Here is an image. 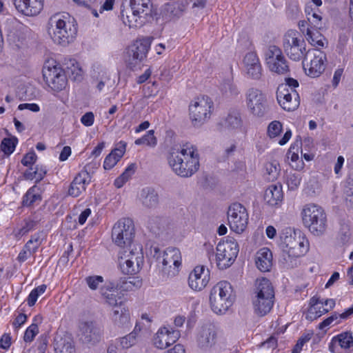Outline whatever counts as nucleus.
Listing matches in <instances>:
<instances>
[{
	"instance_id": "nucleus-52",
	"label": "nucleus",
	"mask_w": 353,
	"mask_h": 353,
	"mask_svg": "<svg viewBox=\"0 0 353 353\" xmlns=\"http://www.w3.org/2000/svg\"><path fill=\"white\" fill-rule=\"evenodd\" d=\"M277 165L278 164L276 162H269L265 164V171L268 175V180L274 181L277 178L279 172Z\"/></svg>"
},
{
	"instance_id": "nucleus-10",
	"label": "nucleus",
	"mask_w": 353,
	"mask_h": 353,
	"mask_svg": "<svg viewBox=\"0 0 353 353\" xmlns=\"http://www.w3.org/2000/svg\"><path fill=\"white\" fill-rule=\"evenodd\" d=\"M213 102L207 96L197 97L189 106L190 118L195 127L201 126L210 119Z\"/></svg>"
},
{
	"instance_id": "nucleus-9",
	"label": "nucleus",
	"mask_w": 353,
	"mask_h": 353,
	"mask_svg": "<svg viewBox=\"0 0 353 353\" xmlns=\"http://www.w3.org/2000/svg\"><path fill=\"white\" fill-rule=\"evenodd\" d=\"M159 249L154 248V256L159 264L162 265V271L168 276H174L179 272L181 265V254L176 248L170 247L163 251L162 255L159 254Z\"/></svg>"
},
{
	"instance_id": "nucleus-33",
	"label": "nucleus",
	"mask_w": 353,
	"mask_h": 353,
	"mask_svg": "<svg viewBox=\"0 0 353 353\" xmlns=\"http://www.w3.org/2000/svg\"><path fill=\"white\" fill-rule=\"evenodd\" d=\"M54 352L55 353H76L74 341L68 335L56 336Z\"/></svg>"
},
{
	"instance_id": "nucleus-39",
	"label": "nucleus",
	"mask_w": 353,
	"mask_h": 353,
	"mask_svg": "<svg viewBox=\"0 0 353 353\" xmlns=\"http://www.w3.org/2000/svg\"><path fill=\"white\" fill-rule=\"evenodd\" d=\"M47 170L45 167L37 165L34 168L32 167L26 170L23 176L27 180H36V183L40 182L46 176Z\"/></svg>"
},
{
	"instance_id": "nucleus-21",
	"label": "nucleus",
	"mask_w": 353,
	"mask_h": 353,
	"mask_svg": "<svg viewBox=\"0 0 353 353\" xmlns=\"http://www.w3.org/2000/svg\"><path fill=\"white\" fill-rule=\"evenodd\" d=\"M180 337V332L172 327H161L155 334L153 343L159 349H165L174 344Z\"/></svg>"
},
{
	"instance_id": "nucleus-32",
	"label": "nucleus",
	"mask_w": 353,
	"mask_h": 353,
	"mask_svg": "<svg viewBox=\"0 0 353 353\" xmlns=\"http://www.w3.org/2000/svg\"><path fill=\"white\" fill-rule=\"evenodd\" d=\"M252 296H274L272 284L266 278L258 279L255 281Z\"/></svg>"
},
{
	"instance_id": "nucleus-13",
	"label": "nucleus",
	"mask_w": 353,
	"mask_h": 353,
	"mask_svg": "<svg viewBox=\"0 0 353 353\" xmlns=\"http://www.w3.org/2000/svg\"><path fill=\"white\" fill-rule=\"evenodd\" d=\"M326 55L319 49L308 50L303 60V68L305 73L311 77H319L325 70Z\"/></svg>"
},
{
	"instance_id": "nucleus-43",
	"label": "nucleus",
	"mask_w": 353,
	"mask_h": 353,
	"mask_svg": "<svg viewBox=\"0 0 353 353\" xmlns=\"http://www.w3.org/2000/svg\"><path fill=\"white\" fill-rule=\"evenodd\" d=\"M37 222L31 219H25L23 225L13 230V234L17 238H21L26 234L34 229Z\"/></svg>"
},
{
	"instance_id": "nucleus-37",
	"label": "nucleus",
	"mask_w": 353,
	"mask_h": 353,
	"mask_svg": "<svg viewBox=\"0 0 353 353\" xmlns=\"http://www.w3.org/2000/svg\"><path fill=\"white\" fill-rule=\"evenodd\" d=\"M121 17L123 23L130 28L141 27L144 23L145 17L143 14H133V12L122 10Z\"/></svg>"
},
{
	"instance_id": "nucleus-5",
	"label": "nucleus",
	"mask_w": 353,
	"mask_h": 353,
	"mask_svg": "<svg viewBox=\"0 0 353 353\" xmlns=\"http://www.w3.org/2000/svg\"><path fill=\"white\" fill-rule=\"evenodd\" d=\"M285 83L279 85L276 91V99L281 108L288 112L296 110L300 105V98L296 88L299 82L293 78H286Z\"/></svg>"
},
{
	"instance_id": "nucleus-36",
	"label": "nucleus",
	"mask_w": 353,
	"mask_h": 353,
	"mask_svg": "<svg viewBox=\"0 0 353 353\" xmlns=\"http://www.w3.org/2000/svg\"><path fill=\"white\" fill-rule=\"evenodd\" d=\"M140 200L146 208H154L159 204V196L152 188H146L141 190Z\"/></svg>"
},
{
	"instance_id": "nucleus-27",
	"label": "nucleus",
	"mask_w": 353,
	"mask_h": 353,
	"mask_svg": "<svg viewBox=\"0 0 353 353\" xmlns=\"http://www.w3.org/2000/svg\"><path fill=\"white\" fill-rule=\"evenodd\" d=\"M101 294L105 299V303L112 308L125 303L123 299L119 296L115 285L112 283L102 287L101 288Z\"/></svg>"
},
{
	"instance_id": "nucleus-8",
	"label": "nucleus",
	"mask_w": 353,
	"mask_h": 353,
	"mask_svg": "<svg viewBox=\"0 0 353 353\" xmlns=\"http://www.w3.org/2000/svg\"><path fill=\"white\" fill-rule=\"evenodd\" d=\"M239 245L233 237L228 236L219 241L216 246V265L219 269L225 270L232 265L239 253Z\"/></svg>"
},
{
	"instance_id": "nucleus-3",
	"label": "nucleus",
	"mask_w": 353,
	"mask_h": 353,
	"mask_svg": "<svg viewBox=\"0 0 353 353\" xmlns=\"http://www.w3.org/2000/svg\"><path fill=\"white\" fill-rule=\"evenodd\" d=\"M48 32L54 43L65 46L73 41L77 33L74 18L68 14L57 13L48 21Z\"/></svg>"
},
{
	"instance_id": "nucleus-26",
	"label": "nucleus",
	"mask_w": 353,
	"mask_h": 353,
	"mask_svg": "<svg viewBox=\"0 0 353 353\" xmlns=\"http://www.w3.org/2000/svg\"><path fill=\"white\" fill-rule=\"evenodd\" d=\"M216 291L210 292V303L212 310L216 314L225 313L233 304L234 296H230L229 299L216 295Z\"/></svg>"
},
{
	"instance_id": "nucleus-11",
	"label": "nucleus",
	"mask_w": 353,
	"mask_h": 353,
	"mask_svg": "<svg viewBox=\"0 0 353 353\" xmlns=\"http://www.w3.org/2000/svg\"><path fill=\"white\" fill-rule=\"evenodd\" d=\"M134 235V224L128 218L119 219L112 230V239L118 246L124 249L131 248Z\"/></svg>"
},
{
	"instance_id": "nucleus-1",
	"label": "nucleus",
	"mask_w": 353,
	"mask_h": 353,
	"mask_svg": "<svg viewBox=\"0 0 353 353\" xmlns=\"http://www.w3.org/2000/svg\"><path fill=\"white\" fill-rule=\"evenodd\" d=\"M168 161L172 170L182 177L192 176L200 166L198 149L189 142L172 146Z\"/></svg>"
},
{
	"instance_id": "nucleus-2",
	"label": "nucleus",
	"mask_w": 353,
	"mask_h": 353,
	"mask_svg": "<svg viewBox=\"0 0 353 353\" xmlns=\"http://www.w3.org/2000/svg\"><path fill=\"white\" fill-rule=\"evenodd\" d=\"M283 249V259L286 266L293 268L298 265L297 259L309 250V242L300 230L290 227L283 228L280 234Z\"/></svg>"
},
{
	"instance_id": "nucleus-48",
	"label": "nucleus",
	"mask_w": 353,
	"mask_h": 353,
	"mask_svg": "<svg viewBox=\"0 0 353 353\" xmlns=\"http://www.w3.org/2000/svg\"><path fill=\"white\" fill-rule=\"evenodd\" d=\"M37 200H41L39 194L35 193V188H30L23 198V205L25 206H30Z\"/></svg>"
},
{
	"instance_id": "nucleus-14",
	"label": "nucleus",
	"mask_w": 353,
	"mask_h": 353,
	"mask_svg": "<svg viewBox=\"0 0 353 353\" xmlns=\"http://www.w3.org/2000/svg\"><path fill=\"white\" fill-rule=\"evenodd\" d=\"M245 96L248 108L254 116L263 117L267 114L268 105L265 93L258 88H251Z\"/></svg>"
},
{
	"instance_id": "nucleus-15",
	"label": "nucleus",
	"mask_w": 353,
	"mask_h": 353,
	"mask_svg": "<svg viewBox=\"0 0 353 353\" xmlns=\"http://www.w3.org/2000/svg\"><path fill=\"white\" fill-rule=\"evenodd\" d=\"M228 219L230 229L237 234L243 232L248 223L245 208L239 203H232L228 208Z\"/></svg>"
},
{
	"instance_id": "nucleus-30",
	"label": "nucleus",
	"mask_w": 353,
	"mask_h": 353,
	"mask_svg": "<svg viewBox=\"0 0 353 353\" xmlns=\"http://www.w3.org/2000/svg\"><path fill=\"white\" fill-rule=\"evenodd\" d=\"M255 263L260 271L269 272L272 265V254L270 250L267 248L260 249L256 253Z\"/></svg>"
},
{
	"instance_id": "nucleus-7",
	"label": "nucleus",
	"mask_w": 353,
	"mask_h": 353,
	"mask_svg": "<svg viewBox=\"0 0 353 353\" xmlns=\"http://www.w3.org/2000/svg\"><path fill=\"white\" fill-rule=\"evenodd\" d=\"M283 47L288 57L295 61L305 58L307 52L305 41L297 31L293 30H290L285 34Z\"/></svg>"
},
{
	"instance_id": "nucleus-6",
	"label": "nucleus",
	"mask_w": 353,
	"mask_h": 353,
	"mask_svg": "<svg viewBox=\"0 0 353 353\" xmlns=\"http://www.w3.org/2000/svg\"><path fill=\"white\" fill-rule=\"evenodd\" d=\"M119 265L124 274L133 275L138 273L143 263V255L141 246L124 249L119 253Z\"/></svg>"
},
{
	"instance_id": "nucleus-22",
	"label": "nucleus",
	"mask_w": 353,
	"mask_h": 353,
	"mask_svg": "<svg viewBox=\"0 0 353 353\" xmlns=\"http://www.w3.org/2000/svg\"><path fill=\"white\" fill-rule=\"evenodd\" d=\"M243 64L245 73L249 78L254 80L261 79L263 69L256 52H248L243 58Z\"/></svg>"
},
{
	"instance_id": "nucleus-46",
	"label": "nucleus",
	"mask_w": 353,
	"mask_h": 353,
	"mask_svg": "<svg viewBox=\"0 0 353 353\" xmlns=\"http://www.w3.org/2000/svg\"><path fill=\"white\" fill-rule=\"evenodd\" d=\"M46 290V285H39L38 287H37L36 288H34V290H32L30 294L28 295V299H27V303H28V305L29 306H33L38 297L43 294L45 292Z\"/></svg>"
},
{
	"instance_id": "nucleus-35",
	"label": "nucleus",
	"mask_w": 353,
	"mask_h": 353,
	"mask_svg": "<svg viewBox=\"0 0 353 353\" xmlns=\"http://www.w3.org/2000/svg\"><path fill=\"white\" fill-rule=\"evenodd\" d=\"M222 125L229 130L240 129L243 125L241 113L238 110H230L222 121Z\"/></svg>"
},
{
	"instance_id": "nucleus-57",
	"label": "nucleus",
	"mask_w": 353,
	"mask_h": 353,
	"mask_svg": "<svg viewBox=\"0 0 353 353\" xmlns=\"http://www.w3.org/2000/svg\"><path fill=\"white\" fill-rule=\"evenodd\" d=\"M312 336V333H307L299 338L296 344L294 345L292 353H300L304 344L311 339Z\"/></svg>"
},
{
	"instance_id": "nucleus-49",
	"label": "nucleus",
	"mask_w": 353,
	"mask_h": 353,
	"mask_svg": "<svg viewBox=\"0 0 353 353\" xmlns=\"http://www.w3.org/2000/svg\"><path fill=\"white\" fill-rule=\"evenodd\" d=\"M163 14L168 19H172L175 17H179L181 16L178 10H176V7L174 2L165 4L163 8Z\"/></svg>"
},
{
	"instance_id": "nucleus-31",
	"label": "nucleus",
	"mask_w": 353,
	"mask_h": 353,
	"mask_svg": "<svg viewBox=\"0 0 353 353\" xmlns=\"http://www.w3.org/2000/svg\"><path fill=\"white\" fill-rule=\"evenodd\" d=\"M343 349H349L353 346V336L351 332H345L334 336L329 345V350L334 353L336 346Z\"/></svg>"
},
{
	"instance_id": "nucleus-18",
	"label": "nucleus",
	"mask_w": 353,
	"mask_h": 353,
	"mask_svg": "<svg viewBox=\"0 0 353 353\" xmlns=\"http://www.w3.org/2000/svg\"><path fill=\"white\" fill-rule=\"evenodd\" d=\"M217 340V330L211 323L202 325L199 329L196 336L197 347L203 352L210 351L216 344Z\"/></svg>"
},
{
	"instance_id": "nucleus-59",
	"label": "nucleus",
	"mask_w": 353,
	"mask_h": 353,
	"mask_svg": "<svg viewBox=\"0 0 353 353\" xmlns=\"http://www.w3.org/2000/svg\"><path fill=\"white\" fill-rule=\"evenodd\" d=\"M291 150L292 148H290L288 152V154L290 155V157L288 156V159H290L292 163H296L295 165L292 164L291 166L292 168L296 170H300L303 168L304 163L302 161H300L298 163H296V161L299 160V155L295 152L292 153Z\"/></svg>"
},
{
	"instance_id": "nucleus-40",
	"label": "nucleus",
	"mask_w": 353,
	"mask_h": 353,
	"mask_svg": "<svg viewBox=\"0 0 353 353\" xmlns=\"http://www.w3.org/2000/svg\"><path fill=\"white\" fill-rule=\"evenodd\" d=\"M148 228L156 236H160L165 229V222L160 216H151L148 221Z\"/></svg>"
},
{
	"instance_id": "nucleus-34",
	"label": "nucleus",
	"mask_w": 353,
	"mask_h": 353,
	"mask_svg": "<svg viewBox=\"0 0 353 353\" xmlns=\"http://www.w3.org/2000/svg\"><path fill=\"white\" fill-rule=\"evenodd\" d=\"M283 196L281 185H271L265 191L264 200L268 205L274 206L282 201Z\"/></svg>"
},
{
	"instance_id": "nucleus-56",
	"label": "nucleus",
	"mask_w": 353,
	"mask_h": 353,
	"mask_svg": "<svg viewBox=\"0 0 353 353\" xmlns=\"http://www.w3.org/2000/svg\"><path fill=\"white\" fill-rule=\"evenodd\" d=\"M136 338L134 333H130L120 339V345L122 348L128 349L135 344Z\"/></svg>"
},
{
	"instance_id": "nucleus-16",
	"label": "nucleus",
	"mask_w": 353,
	"mask_h": 353,
	"mask_svg": "<svg viewBox=\"0 0 353 353\" xmlns=\"http://www.w3.org/2000/svg\"><path fill=\"white\" fill-rule=\"evenodd\" d=\"M266 63L270 71L279 74H286L289 71L288 61L281 50L276 46H270L265 54Z\"/></svg>"
},
{
	"instance_id": "nucleus-17",
	"label": "nucleus",
	"mask_w": 353,
	"mask_h": 353,
	"mask_svg": "<svg viewBox=\"0 0 353 353\" xmlns=\"http://www.w3.org/2000/svg\"><path fill=\"white\" fill-rule=\"evenodd\" d=\"M43 77L46 83L54 91L62 90L67 84L64 70L56 65L46 64L43 68Z\"/></svg>"
},
{
	"instance_id": "nucleus-45",
	"label": "nucleus",
	"mask_w": 353,
	"mask_h": 353,
	"mask_svg": "<svg viewBox=\"0 0 353 353\" xmlns=\"http://www.w3.org/2000/svg\"><path fill=\"white\" fill-rule=\"evenodd\" d=\"M17 143L16 138H4L0 145V149L5 154L10 155L14 152Z\"/></svg>"
},
{
	"instance_id": "nucleus-50",
	"label": "nucleus",
	"mask_w": 353,
	"mask_h": 353,
	"mask_svg": "<svg viewBox=\"0 0 353 353\" xmlns=\"http://www.w3.org/2000/svg\"><path fill=\"white\" fill-rule=\"evenodd\" d=\"M39 333V327L37 323H32L26 330L23 340L26 343L32 342Z\"/></svg>"
},
{
	"instance_id": "nucleus-63",
	"label": "nucleus",
	"mask_w": 353,
	"mask_h": 353,
	"mask_svg": "<svg viewBox=\"0 0 353 353\" xmlns=\"http://www.w3.org/2000/svg\"><path fill=\"white\" fill-rule=\"evenodd\" d=\"M20 110H29L33 112H38L40 110L39 106L36 103H21L18 106Z\"/></svg>"
},
{
	"instance_id": "nucleus-60",
	"label": "nucleus",
	"mask_w": 353,
	"mask_h": 353,
	"mask_svg": "<svg viewBox=\"0 0 353 353\" xmlns=\"http://www.w3.org/2000/svg\"><path fill=\"white\" fill-rule=\"evenodd\" d=\"M94 121V116L93 112H88L83 114L81 118V122L86 127H90L93 125Z\"/></svg>"
},
{
	"instance_id": "nucleus-42",
	"label": "nucleus",
	"mask_w": 353,
	"mask_h": 353,
	"mask_svg": "<svg viewBox=\"0 0 353 353\" xmlns=\"http://www.w3.org/2000/svg\"><path fill=\"white\" fill-rule=\"evenodd\" d=\"M215 290L216 291V295L223 298L228 297L229 299L230 296L233 294L231 284L225 281L219 282L212 288L210 292H214Z\"/></svg>"
},
{
	"instance_id": "nucleus-41",
	"label": "nucleus",
	"mask_w": 353,
	"mask_h": 353,
	"mask_svg": "<svg viewBox=\"0 0 353 353\" xmlns=\"http://www.w3.org/2000/svg\"><path fill=\"white\" fill-rule=\"evenodd\" d=\"M306 39L312 46L316 48H323L327 43L326 39L319 32H313L309 28H307Z\"/></svg>"
},
{
	"instance_id": "nucleus-61",
	"label": "nucleus",
	"mask_w": 353,
	"mask_h": 353,
	"mask_svg": "<svg viewBox=\"0 0 353 353\" xmlns=\"http://www.w3.org/2000/svg\"><path fill=\"white\" fill-rule=\"evenodd\" d=\"M136 170V165L134 163H132L129 165L125 171L121 174V176L123 178L125 181H128L131 176L134 174Z\"/></svg>"
},
{
	"instance_id": "nucleus-51",
	"label": "nucleus",
	"mask_w": 353,
	"mask_h": 353,
	"mask_svg": "<svg viewBox=\"0 0 353 353\" xmlns=\"http://www.w3.org/2000/svg\"><path fill=\"white\" fill-rule=\"evenodd\" d=\"M322 299H320L319 297L313 296L310 300V308L305 315L306 319L309 321H313L315 319V316L313 315V312H315V309H318L317 305L321 304Z\"/></svg>"
},
{
	"instance_id": "nucleus-4",
	"label": "nucleus",
	"mask_w": 353,
	"mask_h": 353,
	"mask_svg": "<svg viewBox=\"0 0 353 353\" xmlns=\"http://www.w3.org/2000/svg\"><path fill=\"white\" fill-rule=\"evenodd\" d=\"M302 219L304 225L316 236L322 235L327 228V216L323 209L310 203L303 209Z\"/></svg>"
},
{
	"instance_id": "nucleus-55",
	"label": "nucleus",
	"mask_w": 353,
	"mask_h": 353,
	"mask_svg": "<svg viewBox=\"0 0 353 353\" xmlns=\"http://www.w3.org/2000/svg\"><path fill=\"white\" fill-rule=\"evenodd\" d=\"M85 281L90 290H95L98 288L99 284L103 282V278L101 276H89L85 278Z\"/></svg>"
},
{
	"instance_id": "nucleus-38",
	"label": "nucleus",
	"mask_w": 353,
	"mask_h": 353,
	"mask_svg": "<svg viewBox=\"0 0 353 353\" xmlns=\"http://www.w3.org/2000/svg\"><path fill=\"white\" fill-rule=\"evenodd\" d=\"M130 11L133 14H148L150 11V0H130Z\"/></svg>"
},
{
	"instance_id": "nucleus-54",
	"label": "nucleus",
	"mask_w": 353,
	"mask_h": 353,
	"mask_svg": "<svg viewBox=\"0 0 353 353\" xmlns=\"http://www.w3.org/2000/svg\"><path fill=\"white\" fill-rule=\"evenodd\" d=\"M334 322H335V324H339L341 323L339 315L336 312L332 313L331 316L320 323L318 325V327L319 330H324L330 325H332Z\"/></svg>"
},
{
	"instance_id": "nucleus-44",
	"label": "nucleus",
	"mask_w": 353,
	"mask_h": 353,
	"mask_svg": "<svg viewBox=\"0 0 353 353\" xmlns=\"http://www.w3.org/2000/svg\"><path fill=\"white\" fill-rule=\"evenodd\" d=\"M134 143L137 145L144 144L152 148L155 147L157 144V140L154 136V131L153 130L148 131L141 138L135 140Z\"/></svg>"
},
{
	"instance_id": "nucleus-47",
	"label": "nucleus",
	"mask_w": 353,
	"mask_h": 353,
	"mask_svg": "<svg viewBox=\"0 0 353 353\" xmlns=\"http://www.w3.org/2000/svg\"><path fill=\"white\" fill-rule=\"evenodd\" d=\"M301 181V176L297 173H290L286 176V184L290 190H295L298 188Z\"/></svg>"
},
{
	"instance_id": "nucleus-53",
	"label": "nucleus",
	"mask_w": 353,
	"mask_h": 353,
	"mask_svg": "<svg viewBox=\"0 0 353 353\" xmlns=\"http://www.w3.org/2000/svg\"><path fill=\"white\" fill-rule=\"evenodd\" d=\"M282 131V124L279 121H272L268 128V134L270 138L276 137Z\"/></svg>"
},
{
	"instance_id": "nucleus-62",
	"label": "nucleus",
	"mask_w": 353,
	"mask_h": 353,
	"mask_svg": "<svg viewBox=\"0 0 353 353\" xmlns=\"http://www.w3.org/2000/svg\"><path fill=\"white\" fill-rule=\"evenodd\" d=\"M11 345V336L10 334H4L0 339V347L8 350Z\"/></svg>"
},
{
	"instance_id": "nucleus-64",
	"label": "nucleus",
	"mask_w": 353,
	"mask_h": 353,
	"mask_svg": "<svg viewBox=\"0 0 353 353\" xmlns=\"http://www.w3.org/2000/svg\"><path fill=\"white\" fill-rule=\"evenodd\" d=\"M72 66L74 68H71V74L73 75L74 79L75 81H81L83 74L82 69L79 67L77 63L76 66L74 64H72Z\"/></svg>"
},
{
	"instance_id": "nucleus-20",
	"label": "nucleus",
	"mask_w": 353,
	"mask_h": 353,
	"mask_svg": "<svg viewBox=\"0 0 353 353\" xmlns=\"http://www.w3.org/2000/svg\"><path fill=\"white\" fill-rule=\"evenodd\" d=\"M80 339L85 343H95L100 341L101 330L92 321H81L79 323Z\"/></svg>"
},
{
	"instance_id": "nucleus-23",
	"label": "nucleus",
	"mask_w": 353,
	"mask_h": 353,
	"mask_svg": "<svg viewBox=\"0 0 353 353\" xmlns=\"http://www.w3.org/2000/svg\"><path fill=\"white\" fill-rule=\"evenodd\" d=\"M17 10L28 17L38 15L43 8V0H13Z\"/></svg>"
},
{
	"instance_id": "nucleus-25",
	"label": "nucleus",
	"mask_w": 353,
	"mask_h": 353,
	"mask_svg": "<svg viewBox=\"0 0 353 353\" xmlns=\"http://www.w3.org/2000/svg\"><path fill=\"white\" fill-rule=\"evenodd\" d=\"M110 316L112 323L118 327L124 328L130 324V314L125 303L112 308Z\"/></svg>"
},
{
	"instance_id": "nucleus-28",
	"label": "nucleus",
	"mask_w": 353,
	"mask_h": 353,
	"mask_svg": "<svg viewBox=\"0 0 353 353\" xmlns=\"http://www.w3.org/2000/svg\"><path fill=\"white\" fill-rule=\"evenodd\" d=\"M252 302L254 313L259 316H264L272 310L274 296H252Z\"/></svg>"
},
{
	"instance_id": "nucleus-58",
	"label": "nucleus",
	"mask_w": 353,
	"mask_h": 353,
	"mask_svg": "<svg viewBox=\"0 0 353 353\" xmlns=\"http://www.w3.org/2000/svg\"><path fill=\"white\" fill-rule=\"evenodd\" d=\"M37 159V154L34 151H32L25 154L21 160V163L24 166H31L35 163Z\"/></svg>"
},
{
	"instance_id": "nucleus-12",
	"label": "nucleus",
	"mask_w": 353,
	"mask_h": 353,
	"mask_svg": "<svg viewBox=\"0 0 353 353\" xmlns=\"http://www.w3.org/2000/svg\"><path fill=\"white\" fill-rule=\"evenodd\" d=\"M152 38L144 37L137 39L127 49L125 62L132 70L146 58L150 48Z\"/></svg>"
},
{
	"instance_id": "nucleus-24",
	"label": "nucleus",
	"mask_w": 353,
	"mask_h": 353,
	"mask_svg": "<svg viewBox=\"0 0 353 353\" xmlns=\"http://www.w3.org/2000/svg\"><path fill=\"white\" fill-rule=\"evenodd\" d=\"M209 279V271L204 266H196L189 275L188 284L192 290L200 291L207 285Z\"/></svg>"
},
{
	"instance_id": "nucleus-29",
	"label": "nucleus",
	"mask_w": 353,
	"mask_h": 353,
	"mask_svg": "<svg viewBox=\"0 0 353 353\" xmlns=\"http://www.w3.org/2000/svg\"><path fill=\"white\" fill-rule=\"evenodd\" d=\"M127 143L123 141H119L116 148L105 157L103 162L105 170L112 169L120 159L123 156L125 152Z\"/></svg>"
},
{
	"instance_id": "nucleus-19",
	"label": "nucleus",
	"mask_w": 353,
	"mask_h": 353,
	"mask_svg": "<svg viewBox=\"0 0 353 353\" xmlns=\"http://www.w3.org/2000/svg\"><path fill=\"white\" fill-rule=\"evenodd\" d=\"M93 168L92 163L86 164L83 169L78 173L70 183L68 194L73 197L79 196L86 189V185L91 181V169Z\"/></svg>"
}]
</instances>
